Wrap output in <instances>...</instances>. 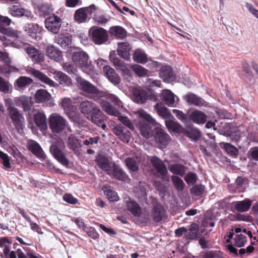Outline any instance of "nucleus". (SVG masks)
<instances>
[{
    "instance_id": "5",
    "label": "nucleus",
    "mask_w": 258,
    "mask_h": 258,
    "mask_svg": "<svg viewBox=\"0 0 258 258\" xmlns=\"http://www.w3.org/2000/svg\"><path fill=\"white\" fill-rule=\"evenodd\" d=\"M76 80L80 90L88 94H94L99 97L102 96V92L88 81L84 80L80 76H77Z\"/></svg>"
},
{
    "instance_id": "25",
    "label": "nucleus",
    "mask_w": 258,
    "mask_h": 258,
    "mask_svg": "<svg viewBox=\"0 0 258 258\" xmlns=\"http://www.w3.org/2000/svg\"><path fill=\"white\" fill-rule=\"evenodd\" d=\"M54 79L59 82L60 85L69 86L72 84V80L66 74L61 71H54L53 73Z\"/></svg>"
},
{
    "instance_id": "7",
    "label": "nucleus",
    "mask_w": 258,
    "mask_h": 258,
    "mask_svg": "<svg viewBox=\"0 0 258 258\" xmlns=\"http://www.w3.org/2000/svg\"><path fill=\"white\" fill-rule=\"evenodd\" d=\"M64 147V144L62 142H59L57 144H52L50 147V152L59 163L67 167L69 165V161L62 151Z\"/></svg>"
},
{
    "instance_id": "18",
    "label": "nucleus",
    "mask_w": 258,
    "mask_h": 258,
    "mask_svg": "<svg viewBox=\"0 0 258 258\" xmlns=\"http://www.w3.org/2000/svg\"><path fill=\"white\" fill-rule=\"evenodd\" d=\"M28 149L39 158L44 159L45 155L39 145L34 141L28 142L27 145Z\"/></svg>"
},
{
    "instance_id": "38",
    "label": "nucleus",
    "mask_w": 258,
    "mask_h": 258,
    "mask_svg": "<svg viewBox=\"0 0 258 258\" xmlns=\"http://www.w3.org/2000/svg\"><path fill=\"white\" fill-rule=\"evenodd\" d=\"M24 30L32 37L37 39V34L39 32V26L37 24L28 23L25 26Z\"/></svg>"
},
{
    "instance_id": "59",
    "label": "nucleus",
    "mask_w": 258,
    "mask_h": 258,
    "mask_svg": "<svg viewBox=\"0 0 258 258\" xmlns=\"http://www.w3.org/2000/svg\"><path fill=\"white\" fill-rule=\"evenodd\" d=\"M205 189V187L202 185H196L191 189V192L196 196L201 195Z\"/></svg>"
},
{
    "instance_id": "24",
    "label": "nucleus",
    "mask_w": 258,
    "mask_h": 258,
    "mask_svg": "<svg viewBox=\"0 0 258 258\" xmlns=\"http://www.w3.org/2000/svg\"><path fill=\"white\" fill-rule=\"evenodd\" d=\"M96 161L97 165L107 173L110 175V162L108 158L100 155L96 157Z\"/></svg>"
},
{
    "instance_id": "62",
    "label": "nucleus",
    "mask_w": 258,
    "mask_h": 258,
    "mask_svg": "<svg viewBox=\"0 0 258 258\" xmlns=\"http://www.w3.org/2000/svg\"><path fill=\"white\" fill-rule=\"evenodd\" d=\"M68 115L70 118L77 123H82L83 121V118L79 113L71 112Z\"/></svg>"
},
{
    "instance_id": "43",
    "label": "nucleus",
    "mask_w": 258,
    "mask_h": 258,
    "mask_svg": "<svg viewBox=\"0 0 258 258\" xmlns=\"http://www.w3.org/2000/svg\"><path fill=\"white\" fill-rule=\"evenodd\" d=\"M60 105L68 114L74 110V107L71 98L64 97L62 98Z\"/></svg>"
},
{
    "instance_id": "58",
    "label": "nucleus",
    "mask_w": 258,
    "mask_h": 258,
    "mask_svg": "<svg viewBox=\"0 0 258 258\" xmlns=\"http://www.w3.org/2000/svg\"><path fill=\"white\" fill-rule=\"evenodd\" d=\"M184 180L188 184H194L197 180V175L193 172H189L185 177Z\"/></svg>"
},
{
    "instance_id": "16",
    "label": "nucleus",
    "mask_w": 258,
    "mask_h": 258,
    "mask_svg": "<svg viewBox=\"0 0 258 258\" xmlns=\"http://www.w3.org/2000/svg\"><path fill=\"white\" fill-rule=\"evenodd\" d=\"M103 72L108 80L115 85H118L120 83V79L116 73L115 70L109 66H105L103 67Z\"/></svg>"
},
{
    "instance_id": "9",
    "label": "nucleus",
    "mask_w": 258,
    "mask_h": 258,
    "mask_svg": "<svg viewBox=\"0 0 258 258\" xmlns=\"http://www.w3.org/2000/svg\"><path fill=\"white\" fill-rule=\"evenodd\" d=\"M25 71L27 73L33 75L38 80L49 87H56L57 86V83L50 79L45 74L38 70L30 67H27L25 68Z\"/></svg>"
},
{
    "instance_id": "29",
    "label": "nucleus",
    "mask_w": 258,
    "mask_h": 258,
    "mask_svg": "<svg viewBox=\"0 0 258 258\" xmlns=\"http://www.w3.org/2000/svg\"><path fill=\"white\" fill-rule=\"evenodd\" d=\"M125 202L127 210L134 216H139L141 213V209L139 205L135 201L131 200L129 198L126 200Z\"/></svg>"
},
{
    "instance_id": "55",
    "label": "nucleus",
    "mask_w": 258,
    "mask_h": 258,
    "mask_svg": "<svg viewBox=\"0 0 258 258\" xmlns=\"http://www.w3.org/2000/svg\"><path fill=\"white\" fill-rule=\"evenodd\" d=\"M0 32L9 37H18L19 36L18 31L13 30L10 28H4L1 24H0Z\"/></svg>"
},
{
    "instance_id": "45",
    "label": "nucleus",
    "mask_w": 258,
    "mask_h": 258,
    "mask_svg": "<svg viewBox=\"0 0 258 258\" xmlns=\"http://www.w3.org/2000/svg\"><path fill=\"white\" fill-rule=\"evenodd\" d=\"M86 11L83 8L77 10L74 15L75 20L79 23L84 22L87 18Z\"/></svg>"
},
{
    "instance_id": "39",
    "label": "nucleus",
    "mask_w": 258,
    "mask_h": 258,
    "mask_svg": "<svg viewBox=\"0 0 258 258\" xmlns=\"http://www.w3.org/2000/svg\"><path fill=\"white\" fill-rule=\"evenodd\" d=\"M112 175L116 179L122 181H126L128 178L126 173L119 166L116 165L113 166Z\"/></svg>"
},
{
    "instance_id": "14",
    "label": "nucleus",
    "mask_w": 258,
    "mask_h": 258,
    "mask_svg": "<svg viewBox=\"0 0 258 258\" xmlns=\"http://www.w3.org/2000/svg\"><path fill=\"white\" fill-rule=\"evenodd\" d=\"M151 161L159 176L163 178L168 173L166 165L161 160L156 156L152 157Z\"/></svg>"
},
{
    "instance_id": "40",
    "label": "nucleus",
    "mask_w": 258,
    "mask_h": 258,
    "mask_svg": "<svg viewBox=\"0 0 258 258\" xmlns=\"http://www.w3.org/2000/svg\"><path fill=\"white\" fill-rule=\"evenodd\" d=\"M102 190L107 199L111 202H117L119 200V198L117 192L111 189L109 186H104L102 187Z\"/></svg>"
},
{
    "instance_id": "61",
    "label": "nucleus",
    "mask_w": 258,
    "mask_h": 258,
    "mask_svg": "<svg viewBox=\"0 0 258 258\" xmlns=\"http://www.w3.org/2000/svg\"><path fill=\"white\" fill-rule=\"evenodd\" d=\"M0 158L3 160V165L5 167L8 168H10L11 165L10 160L7 154L0 151Z\"/></svg>"
},
{
    "instance_id": "1",
    "label": "nucleus",
    "mask_w": 258,
    "mask_h": 258,
    "mask_svg": "<svg viewBox=\"0 0 258 258\" xmlns=\"http://www.w3.org/2000/svg\"><path fill=\"white\" fill-rule=\"evenodd\" d=\"M135 113L139 117L138 127L141 135L146 139H149L153 136V131L150 125L155 124V120L143 109H139Z\"/></svg>"
},
{
    "instance_id": "36",
    "label": "nucleus",
    "mask_w": 258,
    "mask_h": 258,
    "mask_svg": "<svg viewBox=\"0 0 258 258\" xmlns=\"http://www.w3.org/2000/svg\"><path fill=\"white\" fill-rule=\"evenodd\" d=\"M141 160L136 157V160L134 158L128 157L125 159V163L128 169L132 171L137 172L139 170L138 163Z\"/></svg>"
},
{
    "instance_id": "8",
    "label": "nucleus",
    "mask_w": 258,
    "mask_h": 258,
    "mask_svg": "<svg viewBox=\"0 0 258 258\" xmlns=\"http://www.w3.org/2000/svg\"><path fill=\"white\" fill-rule=\"evenodd\" d=\"M34 100L37 103H45L46 106L52 107L55 105L51 95L43 89L37 90L34 95Z\"/></svg>"
},
{
    "instance_id": "63",
    "label": "nucleus",
    "mask_w": 258,
    "mask_h": 258,
    "mask_svg": "<svg viewBox=\"0 0 258 258\" xmlns=\"http://www.w3.org/2000/svg\"><path fill=\"white\" fill-rule=\"evenodd\" d=\"M17 255L19 258H38L31 252H27L25 255L20 249H17Z\"/></svg>"
},
{
    "instance_id": "49",
    "label": "nucleus",
    "mask_w": 258,
    "mask_h": 258,
    "mask_svg": "<svg viewBox=\"0 0 258 258\" xmlns=\"http://www.w3.org/2000/svg\"><path fill=\"white\" fill-rule=\"evenodd\" d=\"M186 136L193 140H196L201 137L200 131L193 127H189L186 130Z\"/></svg>"
},
{
    "instance_id": "19",
    "label": "nucleus",
    "mask_w": 258,
    "mask_h": 258,
    "mask_svg": "<svg viewBox=\"0 0 258 258\" xmlns=\"http://www.w3.org/2000/svg\"><path fill=\"white\" fill-rule=\"evenodd\" d=\"M133 99L137 103L143 104L148 99L147 93L145 90L134 88L133 89Z\"/></svg>"
},
{
    "instance_id": "53",
    "label": "nucleus",
    "mask_w": 258,
    "mask_h": 258,
    "mask_svg": "<svg viewBox=\"0 0 258 258\" xmlns=\"http://www.w3.org/2000/svg\"><path fill=\"white\" fill-rule=\"evenodd\" d=\"M110 59L117 70L122 71L123 70H124L127 67L126 64L118 58H112L111 54H110Z\"/></svg>"
},
{
    "instance_id": "37",
    "label": "nucleus",
    "mask_w": 258,
    "mask_h": 258,
    "mask_svg": "<svg viewBox=\"0 0 258 258\" xmlns=\"http://www.w3.org/2000/svg\"><path fill=\"white\" fill-rule=\"evenodd\" d=\"M134 60L138 63H145L147 61V55L140 49L136 50L133 54Z\"/></svg>"
},
{
    "instance_id": "42",
    "label": "nucleus",
    "mask_w": 258,
    "mask_h": 258,
    "mask_svg": "<svg viewBox=\"0 0 258 258\" xmlns=\"http://www.w3.org/2000/svg\"><path fill=\"white\" fill-rule=\"evenodd\" d=\"M33 80L26 76H21L16 81L15 84L16 86L20 89L24 88L31 84Z\"/></svg>"
},
{
    "instance_id": "11",
    "label": "nucleus",
    "mask_w": 258,
    "mask_h": 258,
    "mask_svg": "<svg viewBox=\"0 0 258 258\" xmlns=\"http://www.w3.org/2000/svg\"><path fill=\"white\" fill-rule=\"evenodd\" d=\"M154 138L156 143L160 148H164L170 140L169 136L160 127L155 128Z\"/></svg>"
},
{
    "instance_id": "46",
    "label": "nucleus",
    "mask_w": 258,
    "mask_h": 258,
    "mask_svg": "<svg viewBox=\"0 0 258 258\" xmlns=\"http://www.w3.org/2000/svg\"><path fill=\"white\" fill-rule=\"evenodd\" d=\"M234 244L237 247L244 246L247 241V237L243 234H237L233 238Z\"/></svg>"
},
{
    "instance_id": "15",
    "label": "nucleus",
    "mask_w": 258,
    "mask_h": 258,
    "mask_svg": "<svg viewBox=\"0 0 258 258\" xmlns=\"http://www.w3.org/2000/svg\"><path fill=\"white\" fill-rule=\"evenodd\" d=\"M90 115L91 117V120L93 123L98 126H101L104 130L106 128V125L104 123V114L98 106L93 111H92Z\"/></svg>"
},
{
    "instance_id": "12",
    "label": "nucleus",
    "mask_w": 258,
    "mask_h": 258,
    "mask_svg": "<svg viewBox=\"0 0 258 258\" xmlns=\"http://www.w3.org/2000/svg\"><path fill=\"white\" fill-rule=\"evenodd\" d=\"M24 50L33 61L40 63L44 61V54L34 46L29 44L26 45Z\"/></svg>"
},
{
    "instance_id": "23",
    "label": "nucleus",
    "mask_w": 258,
    "mask_h": 258,
    "mask_svg": "<svg viewBox=\"0 0 258 258\" xmlns=\"http://www.w3.org/2000/svg\"><path fill=\"white\" fill-rule=\"evenodd\" d=\"M98 106L93 102L85 100L80 104V109L82 113L85 115H90Z\"/></svg>"
},
{
    "instance_id": "31",
    "label": "nucleus",
    "mask_w": 258,
    "mask_h": 258,
    "mask_svg": "<svg viewBox=\"0 0 258 258\" xmlns=\"http://www.w3.org/2000/svg\"><path fill=\"white\" fill-rule=\"evenodd\" d=\"M252 202L250 200L246 199L242 201L236 202L234 203L235 209L240 212L247 211L251 205Z\"/></svg>"
},
{
    "instance_id": "10",
    "label": "nucleus",
    "mask_w": 258,
    "mask_h": 258,
    "mask_svg": "<svg viewBox=\"0 0 258 258\" xmlns=\"http://www.w3.org/2000/svg\"><path fill=\"white\" fill-rule=\"evenodd\" d=\"M61 25V19L54 15L47 17L45 20V28L54 34L58 33Z\"/></svg>"
},
{
    "instance_id": "44",
    "label": "nucleus",
    "mask_w": 258,
    "mask_h": 258,
    "mask_svg": "<svg viewBox=\"0 0 258 258\" xmlns=\"http://www.w3.org/2000/svg\"><path fill=\"white\" fill-rule=\"evenodd\" d=\"M199 231V226L195 223L192 224L189 229L188 231L187 230L185 237L188 239H195L198 237V232Z\"/></svg>"
},
{
    "instance_id": "54",
    "label": "nucleus",
    "mask_w": 258,
    "mask_h": 258,
    "mask_svg": "<svg viewBox=\"0 0 258 258\" xmlns=\"http://www.w3.org/2000/svg\"><path fill=\"white\" fill-rule=\"evenodd\" d=\"M0 32L9 37H18L19 36L18 31L13 30L10 28H4L1 24H0Z\"/></svg>"
},
{
    "instance_id": "64",
    "label": "nucleus",
    "mask_w": 258,
    "mask_h": 258,
    "mask_svg": "<svg viewBox=\"0 0 258 258\" xmlns=\"http://www.w3.org/2000/svg\"><path fill=\"white\" fill-rule=\"evenodd\" d=\"M18 69L15 67L9 66L7 68H4V67L0 64V73L6 74L10 73L11 72H17Z\"/></svg>"
},
{
    "instance_id": "26",
    "label": "nucleus",
    "mask_w": 258,
    "mask_h": 258,
    "mask_svg": "<svg viewBox=\"0 0 258 258\" xmlns=\"http://www.w3.org/2000/svg\"><path fill=\"white\" fill-rule=\"evenodd\" d=\"M160 77L167 83L172 82L175 79L172 69L169 66L163 67L160 73Z\"/></svg>"
},
{
    "instance_id": "20",
    "label": "nucleus",
    "mask_w": 258,
    "mask_h": 258,
    "mask_svg": "<svg viewBox=\"0 0 258 258\" xmlns=\"http://www.w3.org/2000/svg\"><path fill=\"white\" fill-rule=\"evenodd\" d=\"M165 216V211L160 204L155 205L152 209V218L156 222H160Z\"/></svg>"
},
{
    "instance_id": "52",
    "label": "nucleus",
    "mask_w": 258,
    "mask_h": 258,
    "mask_svg": "<svg viewBox=\"0 0 258 258\" xmlns=\"http://www.w3.org/2000/svg\"><path fill=\"white\" fill-rule=\"evenodd\" d=\"M171 180L174 187L177 191H182L184 187V183L183 180L176 176H172Z\"/></svg>"
},
{
    "instance_id": "17",
    "label": "nucleus",
    "mask_w": 258,
    "mask_h": 258,
    "mask_svg": "<svg viewBox=\"0 0 258 258\" xmlns=\"http://www.w3.org/2000/svg\"><path fill=\"white\" fill-rule=\"evenodd\" d=\"M162 100L169 106H174V103L178 101V98L169 90H163L162 92Z\"/></svg>"
},
{
    "instance_id": "41",
    "label": "nucleus",
    "mask_w": 258,
    "mask_h": 258,
    "mask_svg": "<svg viewBox=\"0 0 258 258\" xmlns=\"http://www.w3.org/2000/svg\"><path fill=\"white\" fill-rule=\"evenodd\" d=\"M110 34L117 38H123L126 35V31L120 26H114L110 28Z\"/></svg>"
},
{
    "instance_id": "30",
    "label": "nucleus",
    "mask_w": 258,
    "mask_h": 258,
    "mask_svg": "<svg viewBox=\"0 0 258 258\" xmlns=\"http://www.w3.org/2000/svg\"><path fill=\"white\" fill-rule=\"evenodd\" d=\"M184 98L188 104L198 106H204L205 103V101L202 98L192 93L187 94L184 97Z\"/></svg>"
},
{
    "instance_id": "3",
    "label": "nucleus",
    "mask_w": 258,
    "mask_h": 258,
    "mask_svg": "<svg viewBox=\"0 0 258 258\" xmlns=\"http://www.w3.org/2000/svg\"><path fill=\"white\" fill-rule=\"evenodd\" d=\"M6 105L13 125L16 129L19 132H20L24 127L25 119L24 116L20 111L14 106L11 100L7 102Z\"/></svg>"
},
{
    "instance_id": "21",
    "label": "nucleus",
    "mask_w": 258,
    "mask_h": 258,
    "mask_svg": "<svg viewBox=\"0 0 258 258\" xmlns=\"http://www.w3.org/2000/svg\"><path fill=\"white\" fill-rule=\"evenodd\" d=\"M189 117L197 124H204L206 122L208 116L204 112L196 110L190 114Z\"/></svg>"
},
{
    "instance_id": "51",
    "label": "nucleus",
    "mask_w": 258,
    "mask_h": 258,
    "mask_svg": "<svg viewBox=\"0 0 258 258\" xmlns=\"http://www.w3.org/2000/svg\"><path fill=\"white\" fill-rule=\"evenodd\" d=\"M12 85L9 82L0 77V91L9 93L12 91Z\"/></svg>"
},
{
    "instance_id": "50",
    "label": "nucleus",
    "mask_w": 258,
    "mask_h": 258,
    "mask_svg": "<svg viewBox=\"0 0 258 258\" xmlns=\"http://www.w3.org/2000/svg\"><path fill=\"white\" fill-rule=\"evenodd\" d=\"M165 124L169 130L175 132H179L181 128V126L178 123L170 118L166 119Z\"/></svg>"
},
{
    "instance_id": "48",
    "label": "nucleus",
    "mask_w": 258,
    "mask_h": 258,
    "mask_svg": "<svg viewBox=\"0 0 258 258\" xmlns=\"http://www.w3.org/2000/svg\"><path fill=\"white\" fill-rule=\"evenodd\" d=\"M169 169L173 173L181 176H182L185 172L184 167L180 164L171 165L169 166Z\"/></svg>"
},
{
    "instance_id": "6",
    "label": "nucleus",
    "mask_w": 258,
    "mask_h": 258,
    "mask_svg": "<svg viewBox=\"0 0 258 258\" xmlns=\"http://www.w3.org/2000/svg\"><path fill=\"white\" fill-rule=\"evenodd\" d=\"M93 41L96 44H102L108 39L107 31L102 28L93 27L89 30Z\"/></svg>"
},
{
    "instance_id": "27",
    "label": "nucleus",
    "mask_w": 258,
    "mask_h": 258,
    "mask_svg": "<svg viewBox=\"0 0 258 258\" xmlns=\"http://www.w3.org/2000/svg\"><path fill=\"white\" fill-rule=\"evenodd\" d=\"M46 55L56 61H61L62 59L61 51L52 45L47 47Z\"/></svg>"
},
{
    "instance_id": "47",
    "label": "nucleus",
    "mask_w": 258,
    "mask_h": 258,
    "mask_svg": "<svg viewBox=\"0 0 258 258\" xmlns=\"http://www.w3.org/2000/svg\"><path fill=\"white\" fill-rule=\"evenodd\" d=\"M131 69L133 71L140 77H145L148 73V70L139 64H132L131 66Z\"/></svg>"
},
{
    "instance_id": "33",
    "label": "nucleus",
    "mask_w": 258,
    "mask_h": 258,
    "mask_svg": "<svg viewBox=\"0 0 258 258\" xmlns=\"http://www.w3.org/2000/svg\"><path fill=\"white\" fill-rule=\"evenodd\" d=\"M54 41L62 48L66 49L71 44L72 38L71 36L59 35L55 37Z\"/></svg>"
},
{
    "instance_id": "56",
    "label": "nucleus",
    "mask_w": 258,
    "mask_h": 258,
    "mask_svg": "<svg viewBox=\"0 0 258 258\" xmlns=\"http://www.w3.org/2000/svg\"><path fill=\"white\" fill-rule=\"evenodd\" d=\"M224 148L228 153L231 155L236 156L238 154V150L235 147L229 143H224Z\"/></svg>"
},
{
    "instance_id": "2",
    "label": "nucleus",
    "mask_w": 258,
    "mask_h": 258,
    "mask_svg": "<svg viewBox=\"0 0 258 258\" xmlns=\"http://www.w3.org/2000/svg\"><path fill=\"white\" fill-rule=\"evenodd\" d=\"M73 61L83 69V71L89 75L94 74V71L90 67L91 62L89 61L88 54L83 51H75L72 56Z\"/></svg>"
},
{
    "instance_id": "34",
    "label": "nucleus",
    "mask_w": 258,
    "mask_h": 258,
    "mask_svg": "<svg viewBox=\"0 0 258 258\" xmlns=\"http://www.w3.org/2000/svg\"><path fill=\"white\" fill-rule=\"evenodd\" d=\"M68 146L70 149L72 150L75 154L79 152V148L81 144L79 141L73 135L69 136L68 141Z\"/></svg>"
},
{
    "instance_id": "4",
    "label": "nucleus",
    "mask_w": 258,
    "mask_h": 258,
    "mask_svg": "<svg viewBox=\"0 0 258 258\" xmlns=\"http://www.w3.org/2000/svg\"><path fill=\"white\" fill-rule=\"evenodd\" d=\"M67 121L59 114L52 113L49 117V125L53 132L59 133L66 128Z\"/></svg>"
},
{
    "instance_id": "57",
    "label": "nucleus",
    "mask_w": 258,
    "mask_h": 258,
    "mask_svg": "<svg viewBox=\"0 0 258 258\" xmlns=\"http://www.w3.org/2000/svg\"><path fill=\"white\" fill-rule=\"evenodd\" d=\"M119 120L124 125L128 127L130 129L134 130V126L131 120L126 116H123L118 115Z\"/></svg>"
},
{
    "instance_id": "60",
    "label": "nucleus",
    "mask_w": 258,
    "mask_h": 258,
    "mask_svg": "<svg viewBox=\"0 0 258 258\" xmlns=\"http://www.w3.org/2000/svg\"><path fill=\"white\" fill-rule=\"evenodd\" d=\"M63 199L64 201L71 204L75 205L78 203V200L70 194H64L63 197Z\"/></svg>"
},
{
    "instance_id": "13",
    "label": "nucleus",
    "mask_w": 258,
    "mask_h": 258,
    "mask_svg": "<svg viewBox=\"0 0 258 258\" xmlns=\"http://www.w3.org/2000/svg\"><path fill=\"white\" fill-rule=\"evenodd\" d=\"M9 13L13 17H25L28 19H32L34 17L31 12L17 5H12L9 8Z\"/></svg>"
},
{
    "instance_id": "35",
    "label": "nucleus",
    "mask_w": 258,
    "mask_h": 258,
    "mask_svg": "<svg viewBox=\"0 0 258 258\" xmlns=\"http://www.w3.org/2000/svg\"><path fill=\"white\" fill-rule=\"evenodd\" d=\"M34 120L36 125L41 129H45L46 125V117L42 112H39L34 115Z\"/></svg>"
},
{
    "instance_id": "22",
    "label": "nucleus",
    "mask_w": 258,
    "mask_h": 258,
    "mask_svg": "<svg viewBox=\"0 0 258 258\" xmlns=\"http://www.w3.org/2000/svg\"><path fill=\"white\" fill-rule=\"evenodd\" d=\"M131 47L127 42H122L118 43L117 48L118 54L126 60L130 58V51L131 50Z\"/></svg>"
},
{
    "instance_id": "28",
    "label": "nucleus",
    "mask_w": 258,
    "mask_h": 258,
    "mask_svg": "<svg viewBox=\"0 0 258 258\" xmlns=\"http://www.w3.org/2000/svg\"><path fill=\"white\" fill-rule=\"evenodd\" d=\"M154 109L159 116L164 118H173L168 109L162 103H157L154 106Z\"/></svg>"
},
{
    "instance_id": "32",
    "label": "nucleus",
    "mask_w": 258,
    "mask_h": 258,
    "mask_svg": "<svg viewBox=\"0 0 258 258\" xmlns=\"http://www.w3.org/2000/svg\"><path fill=\"white\" fill-rule=\"evenodd\" d=\"M100 105L102 109L107 114L115 116H117L119 114V112L115 109L109 102L101 100Z\"/></svg>"
}]
</instances>
